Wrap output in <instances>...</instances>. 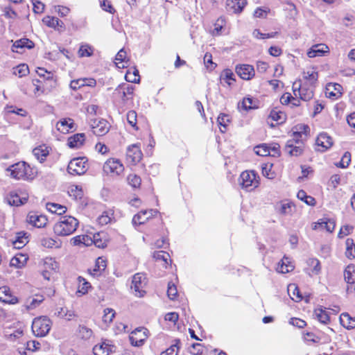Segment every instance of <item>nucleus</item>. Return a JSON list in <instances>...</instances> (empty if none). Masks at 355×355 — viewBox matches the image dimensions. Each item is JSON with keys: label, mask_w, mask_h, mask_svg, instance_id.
Masks as SVG:
<instances>
[{"label": "nucleus", "mask_w": 355, "mask_h": 355, "mask_svg": "<svg viewBox=\"0 0 355 355\" xmlns=\"http://www.w3.org/2000/svg\"><path fill=\"white\" fill-rule=\"evenodd\" d=\"M78 226V221L76 218L71 216H64L54 225L53 231L58 236H65L73 233Z\"/></svg>", "instance_id": "1"}, {"label": "nucleus", "mask_w": 355, "mask_h": 355, "mask_svg": "<svg viewBox=\"0 0 355 355\" xmlns=\"http://www.w3.org/2000/svg\"><path fill=\"white\" fill-rule=\"evenodd\" d=\"M10 175L17 180H32L34 178L33 168L25 162H19L11 165L7 168Z\"/></svg>", "instance_id": "2"}, {"label": "nucleus", "mask_w": 355, "mask_h": 355, "mask_svg": "<svg viewBox=\"0 0 355 355\" xmlns=\"http://www.w3.org/2000/svg\"><path fill=\"white\" fill-rule=\"evenodd\" d=\"M52 322L46 316H40L33 320L32 323V331L37 337H44L48 334Z\"/></svg>", "instance_id": "3"}, {"label": "nucleus", "mask_w": 355, "mask_h": 355, "mask_svg": "<svg viewBox=\"0 0 355 355\" xmlns=\"http://www.w3.org/2000/svg\"><path fill=\"white\" fill-rule=\"evenodd\" d=\"M88 169L87 159L85 157L72 159L67 166V172L73 175L85 174Z\"/></svg>", "instance_id": "4"}, {"label": "nucleus", "mask_w": 355, "mask_h": 355, "mask_svg": "<svg viewBox=\"0 0 355 355\" xmlns=\"http://www.w3.org/2000/svg\"><path fill=\"white\" fill-rule=\"evenodd\" d=\"M239 184L247 191L254 190L259 185L257 174L252 171L243 172L240 175Z\"/></svg>", "instance_id": "5"}, {"label": "nucleus", "mask_w": 355, "mask_h": 355, "mask_svg": "<svg viewBox=\"0 0 355 355\" xmlns=\"http://www.w3.org/2000/svg\"><path fill=\"white\" fill-rule=\"evenodd\" d=\"M293 90L295 96H297L298 94L300 98L304 101H309L313 97V86L302 85L300 80L293 83Z\"/></svg>", "instance_id": "6"}, {"label": "nucleus", "mask_w": 355, "mask_h": 355, "mask_svg": "<svg viewBox=\"0 0 355 355\" xmlns=\"http://www.w3.org/2000/svg\"><path fill=\"white\" fill-rule=\"evenodd\" d=\"M103 170L111 175H119L124 170L123 164L118 159H110L105 162Z\"/></svg>", "instance_id": "7"}, {"label": "nucleus", "mask_w": 355, "mask_h": 355, "mask_svg": "<svg viewBox=\"0 0 355 355\" xmlns=\"http://www.w3.org/2000/svg\"><path fill=\"white\" fill-rule=\"evenodd\" d=\"M145 279V275L143 273H137L132 277L131 288L137 297H143L146 293L143 289L146 285Z\"/></svg>", "instance_id": "8"}, {"label": "nucleus", "mask_w": 355, "mask_h": 355, "mask_svg": "<svg viewBox=\"0 0 355 355\" xmlns=\"http://www.w3.org/2000/svg\"><path fill=\"white\" fill-rule=\"evenodd\" d=\"M135 87L129 83H123L119 85L114 90V95L121 98L123 102L132 98Z\"/></svg>", "instance_id": "9"}, {"label": "nucleus", "mask_w": 355, "mask_h": 355, "mask_svg": "<svg viewBox=\"0 0 355 355\" xmlns=\"http://www.w3.org/2000/svg\"><path fill=\"white\" fill-rule=\"evenodd\" d=\"M110 127L109 123L105 119H101L91 121V128L93 133L96 136H103L107 134Z\"/></svg>", "instance_id": "10"}, {"label": "nucleus", "mask_w": 355, "mask_h": 355, "mask_svg": "<svg viewBox=\"0 0 355 355\" xmlns=\"http://www.w3.org/2000/svg\"><path fill=\"white\" fill-rule=\"evenodd\" d=\"M142 157V153L137 144H132L128 147L126 159L131 164H136Z\"/></svg>", "instance_id": "11"}, {"label": "nucleus", "mask_w": 355, "mask_h": 355, "mask_svg": "<svg viewBox=\"0 0 355 355\" xmlns=\"http://www.w3.org/2000/svg\"><path fill=\"white\" fill-rule=\"evenodd\" d=\"M146 338V329L144 328L136 329L135 331L131 332L129 336L131 344L137 347L142 345Z\"/></svg>", "instance_id": "12"}, {"label": "nucleus", "mask_w": 355, "mask_h": 355, "mask_svg": "<svg viewBox=\"0 0 355 355\" xmlns=\"http://www.w3.org/2000/svg\"><path fill=\"white\" fill-rule=\"evenodd\" d=\"M284 152L289 156H300L304 152V144L299 143V145H297L295 144V141L288 140L284 147Z\"/></svg>", "instance_id": "13"}, {"label": "nucleus", "mask_w": 355, "mask_h": 355, "mask_svg": "<svg viewBox=\"0 0 355 355\" xmlns=\"http://www.w3.org/2000/svg\"><path fill=\"white\" fill-rule=\"evenodd\" d=\"M316 145L318 147L317 150L324 152L332 146L333 139L326 132H322L316 139Z\"/></svg>", "instance_id": "14"}, {"label": "nucleus", "mask_w": 355, "mask_h": 355, "mask_svg": "<svg viewBox=\"0 0 355 355\" xmlns=\"http://www.w3.org/2000/svg\"><path fill=\"white\" fill-rule=\"evenodd\" d=\"M236 72L243 80H250L254 76V69L250 64H240L236 67Z\"/></svg>", "instance_id": "15"}, {"label": "nucleus", "mask_w": 355, "mask_h": 355, "mask_svg": "<svg viewBox=\"0 0 355 355\" xmlns=\"http://www.w3.org/2000/svg\"><path fill=\"white\" fill-rule=\"evenodd\" d=\"M5 337L10 342H17V343H23L25 341L24 338V330L21 328L12 330L9 329L6 331Z\"/></svg>", "instance_id": "16"}, {"label": "nucleus", "mask_w": 355, "mask_h": 355, "mask_svg": "<svg viewBox=\"0 0 355 355\" xmlns=\"http://www.w3.org/2000/svg\"><path fill=\"white\" fill-rule=\"evenodd\" d=\"M0 300L11 304L19 302L18 298L12 295L10 288L6 286L0 287Z\"/></svg>", "instance_id": "17"}, {"label": "nucleus", "mask_w": 355, "mask_h": 355, "mask_svg": "<svg viewBox=\"0 0 355 355\" xmlns=\"http://www.w3.org/2000/svg\"><path fill=\"white\" fill-rule=\"evenodd\" d=\"M26 220L29 224L40 228L44 227L47 223V218L44 216L35 213H29Z\"/></svg>", "instance_id": "18"}, {"label": "nucleus", "mask_w": 355, "mask_h": 355, "mask_svg": "<svg viewBox=\"0 0 355 355\" xmlns=\"http://www.w3.org/2000/svg\"><path fill=\"white\" fill-rule=\"evenodd\" d=\"M43 22L49 27L57 28L60 31L65 28L64 22L55 17L47 16L43 19Z\"/></svg>", "instance_id": "19"}, {"label": "nucleus", "mask_w": 355, "mask_h": 355, "mask_svg": "<svg viewBox=\"0 0 355 355\" xmlns=\"http://www.w3.org/2000/svg\"><path fill=\"white\" fill-rule=\"evenodd\" d=\"M26 197H20L16 192L11 191L6 197L7 202L11 206H20L27 201Z\"/></svg>", "instance_id": "20"}, {"label": "nucleus", "mask_w": 355, "mask_h": 355, "mask_svg": "<svg viewBox=\"0 0 355 355\" xmlns=\"http://www.w3.org/2000/svg\"><path fill=\"white\" fill-rule=\"evenodd\" d=\"M85 139L84 133H77L68 139L67 145L71 148H78L83 144Z\"/></svg>", "instance_id": "21"}, {"label": "nucleus", "mask_w": 355, "mask_h": 355, "mask_svg": "<svg viewBox=\"0 0 355 355\" xmlns=\"http://www.w3.org/2000/svg\"><path fill=\"white\" fill-rule=\"evenodd\" d=\"M328 49V46L324 44H315L307 52V55L309 58L322 56Z\"/></svg>", "instance_id": "22"}, {"label": "nucleus", "mask_w": 355, "mask_h": 355, "mask_svg": "<svg viewBox=\"0 0 355 355\" xmlns=\"http://www.w3.org/2000/svg\"><path fill=\"white\" fill-rule=\"evenodd\" d=\"M275 208L279 214L284 216L289 215L293 212V205L291 202L284 200L277 203Z\"/></svg>", "instance_id": "23"}, {"label": "nucleus", "mask_w": 355, "mask_h": 355, "mask_svg": "<svg viewBox=\"0 0 355 355\" xmlns=\"http://www.w3.org/2000/svg\"><path fill=\"white\" fill-rule=\"evenodd\" d=\"M25 47L28 49H33L34 47V43L27 38H22L15 41L12 48L13 51L18 53L19 49H23Z\"/></svg>", "instance_id": "24"}, {"label": "nucleus", "mask_w": 355, "mask_h": 355, "mask_svg": "<svg viewBox=\"0 0 355 355\" xmlns=\"http://www.w3.org/2000/svg\"><path fill=\"white\" fill-rule=\"evenodd\" d=\"M294 269V266L288 257H284L281 262L279 263L277 271L281 273H287Z\"/></svg>", "instance_id": "25"}, {"label": "nucleus", "mask_w": 355, "mask_h": 355, "mask_svg": "<svg viewBox=\"0 0 355 355\" xmlns=\"http://www.w3.org/2000/svg\"><path fill=\"white\" fill-rule=\"evenodd\" d=\"M342 87L340 84L338 83H329L326 87V95L331 98L335 97L337 98L340 96Z\"/></svg>", "instance_id": "26"}, {"label": "nucleus", "mask_w": 355, "mask_h": 355, "mask_svg": "<svg viewBox=\"0 0 355 355\" xmlns=\"http://www.w3.org/2000/svg\"><path fill=\"white\" fill-rule=\"evenodd\" d=\"M27 234L24 232L17 233L15 239L12 241V245L16 249H21L28 242Z\"/></svg>", "instance_id": "27"}, {"label": "nucleus", "mask_w": 355, "mask_h": 355, "mask_svg": "<svg viewBox=\"0 0 355 355\" xmlns=\"http://www.w3.org/2000/svg\"><path fill=\"white\" fill-rule=\"evenodd\" d=\"M341 324L348 329L355 328V317H351L347 313H343L340 316Z\"/></svg>", "instance_id": "28"}, {"label": "nucleus", "mask_w": 355, "mask_h": 355, "mask_svg": "<svg viewBox=\"0 0 355 355\" xmlns=\"http://www.w3.org/2000/svg\"><path fill=\"white\" fill-rule=\"evenodd\" d=\"M93 243L99 248H104L107 245L108 240L106 239V234L105 232H99L94 235Z\"/></svg>", "instance_id": "29"}, {"label": "nucleus", "mask_w": 355, "mask_h": 355, "mask_svg": "<svg viewBox=\"0 0 355 355\" xmlns=\"http://www.w3.org/2000/svg\"><path fill=\"white\" fill-rule=\"evenodd\" d=\"M33 153L34 156L37 158V159L40 160V162H42L46 159V157L49 153L48 148L43 145L40 146L37 148H35L33 150Z\"/></svg>", "instance_id": "30"}, {"label": "nucleus", "mask_w": 355, "mask_h": 355, "mask_svg": "<svg viewBox=\"0 0 355 355\" xmlns=\"http://www.w3.org/2000/svg\"><path fill=\"white\" fill-rule=\"evenodd\" d=\"M247 4L246 0H227V5L234 10V12H241Z\"/></svg>", "instance_id": "31"}, {"label": "nucleus", "mask_w": 355, "mask_h": 355, "mask_svg": "<svg viewBox=\"0 0 355 355\" xmlns=\"http://www.w3.org/2000/svg\"><path fill=\"white\" fill-rule=\"evenodd\" d=\"M73 126V121L70 118L64 119L58 122L56 125L57 129L62 132H69Z\"/></svg>", "instance_id": "32"}, {"label": "nucleus", "mask_w": 355, "mask_h": 355, "mask_svg": "<svg viewBox=\"0 0 355 355\" xmlns=\"http://www.w3.org/2000/svg\"><path fill=\"white\" fill-rule=\"evenodd\" d=\"M106 268V262L101 258L98 257L96 261V264L94 269L90 271V273L94 277H98L101 275V272Z\"/></svg>", "instance_id": "33"}, {"label": "nucleus", "mask_w": 355, "mask_h": 355, "mask_svg": "<svg viewBox=\"0 0 355 355\" xmlns=\"http://www.w3.org/2000/svg\"><path fill=\"white\" fill-rule=\"evenodd\" d=\"M286 119V114L280 110H277V109L272 110L268 116V119H271L272 121L277 122L278 124L284 123Z\"/></svg>", "instance_id": "34"}, {"label": "nucleus", "mask_w": 355, "mask_h": 355, "mask_svg": "<svg viewBox=\"0 0 355 355\" xmlns=\"http://www.w3.org/2000/svg\"><path fill=\"white\" fill-rule=\"evenodd\" d=\"M112 352L110 346L103 343L99 345H96L93 347V352L94 355H109Z\"/></svg>", "instance_id": "35"}, {"label": "nucleus", "mask_w": 355, "mask_h": 355, "mask_svg": "<svg viewBox=\"0 0 355 355\" xmlns=\"http://www.w3.org/2000/svg\"><path fill=\"white\" fill-rule=\"evenodd\" d=\"M344 277L347 283H355V265H348L345 271Z\"/></svg>", "instance_id": "36"}, {"label": "nucleus", "mask_w": 355, "mask_h": 355, "mask_svg": "<svg viewBox=\"0 0 355 355\" xmlns=\"http://www.w3.org/2000/svg\"><path fill=\"white\" fill-rule=\"evenodd\" d=\"M288 293L291 298L295 302H300L302 299L298 287L294 284L288 285Z\"/></svg>", "instance_id": "37"}, {"label": "nucleus", "mask_w": 355, "mask_h": 355, "mask_svg": "<svg viewBox=\"0 0 355 355\" xmlns=\"http://www.w3.org/2000/svg\"><path fill=\"white\" fill-rule=\"evenodd\" d=\"M168 261L171 262L170 259V255L168 252L165 251H157V263H160V265L165 268H167L168 265Z\"/></svg>", "instance_id": "38"}, {"label": "nucleus", "mask_w": 355, "mask_h": 355, "mask_svg": "<svg viewBox=\"0 0 355 355\" xmlns=\"http://www.w3.org/2000/svg\"><path fill=\"white\" fill-rule=\"evenodd\" d=\"M151 214L147 211H141L134 216L132 218V223L134 225H141L146 223V220L150 217Z\"/></svg>", "instance_id": "39"}, {"label": "nucleus", "mask_w": 355, "mask_h": 355, "mask_svg": "<svg viewBox=\"0 0 355 355\" xmlns=\"http://www.w3.org/2000/svg\"><path fill=\"white\" fill-rule=\"evenodd\" d=\"M314 313L318 320L323 324H327L329 322V316L327 311L322 307L316 308Z\"/></svg>", "instance_id": "40"}, {"label": "nucleus", "mask_w": 355, "mask_h": 355, "mask_svg": "<svg viewBox=\"0 0 355 355\" xmlns=\"http://www.w3.org/2000/svg\"><path fill=\"white\" fill-rule=\"evenodd\" d=\"M27 257L22 254H18L10 260V264L11 266L16 268H21L26 262Z\"/></svg>", "instance_id": "41"}, {"label": "nucleus", "mask_w": 355, "mask_h": 355, "mask_svg": "<svg viewBox=\"0 0 355 355\" xmlns=\"http://www.w3.org/2000/svg\"><path fill=\"white\" fill-rule=\"evenodd\" d=\"M234 77V75L233 72L230 69H226L221 73L220 79L221 82L225 81L229 86H230L235 81Z\"/></svg>", "instance_id": "42"}, {"label": "nucleus", "mask_w": 355, "mask_h": 355, "mask_svg": "<svg viewBox=\"0 0 355 355\" xmlns=\"http://www.w3.org/2000/svg\"><path fill=\"white\" fill-rule=\"evenodd\" d=\"M46 208L51 213H55L58 215H62L67 211L66 207L55 203H47Z\"/></svg>", "instance_id": "43"}, {"label": "nucleus", "mask_w": 355, "mask_h": 355, "mask_svg": "<svg viewBox=\"0 0 355 355\" xmlns=\"http://www.w3.org/2000/svg\"><path fill=\"white\" fill-rule=\"evenodd\" d=\"M239 107L245 110L255 109L257 107V102L252 98H244L241 103L239 104Z\"/></svg>", "instance_id": "44"}, {"label": "nucleus", "mask_w": 355, "mask_h": 355, "mask_svg": "<svg viewBox=\"0 0 355 355\" xmlns=\"http://www.w3.org/2000/svg\"><path fill=\"white\" fill-rule=\"evenodd\" d=\"M346 244V256L349 259L355 258V244L352 239H347L345 242Z\"/></svg>", "instance_id": "45"}, {"label": "nucleus", "mask_w": 355, "mask_h": 355, "mask_svg": "<svg viewBox=\"0 0 355 355\" xmlns=\"http://www.w3.org/2000/svg\"><path fill=\"white\" fill-rule=\"evenodd\" d=\"M303 77L312 85L318 79V72L314 69H310L303 72Z\"/></svg>", "instance_id": "46"}, {"label": "nucleus", "mask_w": 355, "mask_h": 355, "mask_svg": "<svg viewBox=\"0 0 355 355\" xmlns=\"http://www.w3.org/2000/svg\"><path fill=\"white\" fill-rule=\"evenodd\" d=\"M78 335L83 340H89L93 336V331L85 325H79Z\"/></svg>", "instance_id": "47"}, {"label": "nucleus", "mask_w": 355, "mask_h": 355, "mask_svg": "<svg viewBox=\"0 0 355 355\" xmlns=\"http://www.w3.org/2000/svg\"><path fill=\"white\" fill-rule=\"evenodd\" d=\"M44 270L49 271H56L58 269V263L51 257H46L44 259Z\"/></svg>", "instance_id": "48"}, {"label": "nucleus", "mask_w": 355, "mask_h": 355, "mask_svg": "<svg viewBox=\"0 0 355 355\" xmlns=\"http://www.w3.org/2000/svg\"><path fill=\"white\" fill-rule=\"evenodd\" d=\"M297 197L308 205H314L315 204V198L310 196H307L306 193L303 190H300L297 192Z\"/></svg>", "instance_id": "49"}, {"label": "nucleus", "mask_w": 355, "mask_h": 355, "mask_svg": "<svg viewBox=\"0 0 355 355\" xmlns=\"http://www.w3.org/2000/svg\"><path fill=\"white\" fill-rule=\"evenodd\" d=\"M29 73L28 65L21 64L13 68V74L19 78L26 76Z\"/></svg>", "instance_id": "50"}, {"label": "nucleus", "mask_w": 355, "mask_h": 355, "mask_svg": "<svg viewBox=\"0 0 355 355\" xmlns=\"http://www.w3.org/2000/svg\"><path fill=\"white\" fill-rule=\"evenodd\" d=\"M127 181L128 184L135 189L139 188L141 182L140 177L134 173H131L128 176Z\"/></svg>", "instance_id": "51"}, {"label": "nucleus", "mask_w": 355, "mask_h": 355, "mask_svg": "<svg viewBox=\"0 0 355 355\" xmlns=\"http://www.w3.org/2000/svg\"><path fill=\"white\" fill-rule=\"evenodd\" d=\"M40 243L42 246L49 248H53V246H55L57 248H60L61 247V242L58 243V241L55 240L48 237L42 238L40 240Z\"/></svg>", "instance_id": "52"}, {"label": "nucleus", "mask_w": 355, "mask_h": 355, "mask_svg": "<svg viewBox=\"0 0 355 355\" xmlns=\"http://www.w3.org/2000/svg\"><path fill=\"white\" fill-rule=\"evenodd\" d=\"M254 152L257 155L260 156H267L270 155V150L269 146L266 144H260L254 148Z\"/></svg>", "instance_id": "53"}, {"label": "nucleus", "mask_w": 355, "mask_h": 355, "mask_svg": "<svg viewBox=\"0 0 355 355\" xmlns=\"http://www.w3.org/2000/svg\"><path fill=\"white\" fill-rule=\"evenodd\" d=\"M180 340H175V343L172 345L170 347L162 352L161 355H178L180 349Z\"/></svg>", "instance_id": "54"}, {"label": "nucleus", "mask_w": 355, "mask_h": 355, "mask_svg": "<svg viewBox=\"0 0 355 355\" xmlns=\"http://www.w3.org/2000/svg\"><path fill=\"white\" fill-rule=\"evenodd\" d=\"M225 24L224 18L219 17L214 24V28L212 30V34L214 35H219L221 33V30Z\"/></svg>", "instance_id": "55"}, {"label": "nucleus", "mask_w": 355, "mask_h": 355, "mask_svg": "<svg viewBox=\"0 0 355 355\" xmlns=\"http://www.w3.org/2000/svg\"><path fill=\"white\" fill-rule=\"evenodd\" d=\"M37 73L39 76L45 78L46 80L52 81L53 85H51V87L55 86V81L53 80V75L51 72H48L44 68H38L37 70Z\"/></svg>", "instance_id": "56"}, {"label": "nucleus", "mask_w": 355, "mask_h": 355, "mask_svg": "<svg viewBox=\"0 0 355 355\" xmlns=\"http://www.w3.org/2000/svg\"><path fill=\"white\" fill-rule=\"evenodd\" d=\"M322 224H324V229L328 232H333L336 227V222L334 219L328 218H322Z\"/></svg>", "instance_id": "57"}, {"label": "nucleus", "mask_w": 355, "mask_h": 355, "mask_svg": "<svg viewBox=\"0 0 355 355\" xmlns=\"http://www.w3.org/2000/svg\"><path fill=\"white\" fill-rule=\"evenodd\" d=\"M128 123L135 129L138 130L137 125V113L133 110H130L127 113Z\"/></svg>", "instance_id": "58"}, {"label": "nucleus", "mask_w": 355, "mask_h": 355, "mask_svg": "<svg viewBox=\"0 0 355 355\" xmlns=\"http://www.w3.org/2000/svg\"><path fill=\"white\" fill-rule=\"evenodd\" d=\"M308 266L313 267L312 272L314 274H318L321 270L320 263L318 259L311 258L307 260Z\"/></svg>", "instance_id": "59"}, {"label": "nucleus", "mask_w": 355, "mask_h": 355, "mask_svg": "<svg viewBox=\"0 0 355 355\" xmlns=\"http://www.w3.org/2000/svg\"><path fill=\"white\" fill-rule=\"evenodd\" d=\"M78 281L80 283L78 287V292L83 294L87 293L89 288L91 287L90 283L87 282L83 277H79Z\"/></svg>", "instance_id": "60"}, {"label": "nucleus", "mask_w": 355, "mask_h": 355, "mask_svg": "<svg viewBox=\"0 0 355 355\" xmlns=\"http://www.w3.org/2000/svg\"><path fill=\"white\" fill-rule=\"evenodd\" d=\"M167 295L171 300L175 299L178 295L176 286L172 282H168V284Z\"/></svg>", "instance_id": "61"}, {"label": "nucleus", "mask_w": 355, "mask_h": 355, "mask_svg": "<svg viewBox=\"0 0 355 355\" xmlns=\"http://www.w3.org/2000/svg\"><path fill=\"white\" fill-rule=\"evenodd\" d=\"M44 298L42 295H35V297L31 300L30 304L27 306L28 309H33L37 307L41 302L44 301Z\"/></svg>", "instance_id": "62"}, {"label": "nucleus", "mask_w": 355, "mask_h": 355, "mask_svg": "<svg viewBox=\"0 0 355 355\" xmlns=\"http://www.w3.org/2000/svg\"><path fill=\"white\" fill-rule=\"evenodd\" d=\"M351 162V154L349 152L345 153L341 158L339 166L341 168H346L349 166Z\"/></svg>", "instance_id": "63"}, {"label": "nucleus", "mask_w": 355, "mask_h": 355, "mask_svg": "<svg viewBox=\"0 0 355 355\" xmlns=\"http://www.w3.org/2000/svg\"><path fill=\"white\" fill-rule=\"evenodd\" d=\"M92 53L91 47L88 45H83L80 47L78 54L80 57L90 56Z\"/></svg>", "instance_id": "64"}]
</instances>
